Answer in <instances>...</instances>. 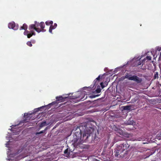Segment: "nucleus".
Returning <instances> with one entry per match:
<instances>
[{
  "label": "nucleus",
  "instance_id": "nucleus-25",
  "mask_svg": "<svg viewBox=\"0 0 161 161\" xmlns=\"http://www.w3.org/2000/svg\"><path fill=\"white\" fill-rule=\"evenodd\" d=\"M154 77L155 79L158 78V72H157L154 74Z\"/></svg>",
  "mask_w": 161,
  "mask_h": 161
},
{
  "label": "nucleus",
  "instance_id": "nucleus-23",
  "mask_svg": "<svg viewBox=\"0 0 161 161\" xmlns=\"http://www.w3.org/2000/svg\"><path fill=\"white\" fill-rule=\"evenodd\" d=\"M69 149L68 148L66 149L64 152V153L65 154H67V155H69V153L68 152Z\"/></svg>",
  "mask_w": 161,
  "mask_h": 161
},
{
  "label": "nucleus",
  "instance_id": "nucleus-20",
  "mask_svg": "<svg viewBox=\"0 0 161 161\" xmlns=\"http://www.w3.org/2000/svg\"><path fill=\"white\" fill-rule=\"evenodd\" d=\"M53 22L52 21H47L45 22L46 24L47 25H53Z\"/></svg>",
  "mask_w": 161,
  "mask_h": 161
},
{
  "label": "nucleus",
  "instance_id": "nucleus-28",
  "mask_svg": "<svg viewBox=\"0 0 161 161\" xmlns=\"http://www.w3.org/2000/svg\"><path fill=\"white\" fill-rule=\"evenodd\" d=\"M100 78V75H99L97 78H96V79L98 81H99Z\"/></svg>",
  "mask_w": 161,
  "mask_h": 161
},
{
  "label": "nucleus",
  "instance_id": "nucleus-2",
  "mask_svg": "<svg viewBox=\"0 0 161 161\" xmlns=\"http://www.w3.org/2000/svg\"><path fill=\"white\" fill-rule=\"evenodd\" d=\"M130 146V145L126 142L120 144L115 149V156L118 158H121L126 157L127 155V149Z\"/></svg>",
  "mask_w": 161,
  "mask_h": 161
},
{
  "label": "nucleus",
  "instance_id": "nucleus-24",
  "mask_svg": "<svg viewBox=\"0 0 161 161\" xmlns=\"http://www.w3.org/2000/svg\"><path fill=\"white\" fill-rule=\"evenodd\" d=\"M26 44L29 47H31L32 46V44L31 42L28 41L27 42Z\"/></svg>",
  "mask_w": 161,
  "mask_h": 161
},
{
  "label": "nucleus",
  "instance_id": "nucleus-7",
  "mask_svg": "<svg viewBox=\"0 0 161 161\" xmlns=\"http://www.w3.org/2000/svg\"><path fill=\"white\" fill-rule=\"evenodd\" d=\"M30 31H26L24 32L25 35L27 36L28 38H30L33 35H35V33L32 30H29Z\"/></svg>",
  "mask_w": 161,
  "mask_h": 161
},
{
  "label": "nucleus",
  "instance_id": "nucleus-14",
  "mask_svg": "<svg viewBox=\"0 0 161 161\" xmlns=\"http://www.w3.org/2000/svg\"><path fill=\"white\" fill-rule=\"evenodd\" d=\"M101 89L100 88V86H98L97 87V89L95 90V92L96 93H99L101 92Z\"/></svg>",
  "mask_w": 161,
  "mask_h": 161
},
{
  "label": "nucleus",
  "instance_id": "nucleus-27",
  "mask_svg": "<svg viewBox=\"0 0 161 161\" xmlns=\"http://www.w3.org/2000/svg\"><path fill=\"white\" fill-rule=\"evenodd\" d=\"M100 84L102 89H103L105 87V86L103 85V82H101Z\"/></svg>",
  "mask_w": 161,
  "mask_h": 161
},
{
  "label": "nucleus",
  "instance_id": "nucleus-31",
  "mask_svg": "<svg viewBox=\"0 0 161 161\" xmlns=\"http://www.w3.org/2000/svg\"><path fill=\"white\" fill-rule=\"evenodd\" d=\"M142 64L141 61H139L138 63V65H141Z\"/></svg>",
  "mask_w": 161,
  "mask_h": 161
},
{
  "label": "nucleus",
  "instance_id": "nucleus-22",
  "mask_svg": "<svg viewBox=\"0 0 161 161\" xmlns=\"http://www.w3.org/2000/svg\"><path fill=\"white\" fill-rule=\"evenodd\" d=\"M99 95H92L90 96V97L91 98H94L97 97H98Z\"/></svg>",
  "mask_w": 161,
  "mask_h": 161
},
{
  "label": "nucleus",
  "instance_id": "nucleus-4",
  "mask_svg": "<svg viewBox=\"0 0 161 161\" xmlns=\"http://www.w3.org/2000/svg\"><path fill=\"white\" fill-rule=\"evenodd\" d=\"M31 114H29L28 113H25L24 114V118L26 119H24L21 121H20L19 123L17 125H12V127L11 128V131L14 134L16 135L19 134V133L20 131V129H19V128H17L16 127L17 126L19 125H21L22 123H25L27 122H28V121H27L26 119L30 117L29 115H31Z\"/></svg>",
  "mask_w": 161,
  "mask_h": 161
},
{
  "label": "nucleus",
  "instance_id": "nucleus-1",
  "mask_svg": "<svg viewBox=\"0 0 161 161\" xmlns=\"http://www.w3.org/2000/svg\"><path fill=\"white\" fill-rule=\"evenodd\" d=\"M94 128L86 125H81L75 127L72 132L73 133V138L72 140V144L78 145L84 142H89L94 140L96 132L94 133Z\"/></svg>",
  "mask_w": 161,
  "mask_h": 161
},
{
  "label": "nucleus",
  "instance_id": "nucleus-34",
  "mask_svg": "<svg viewBox=\"0 0 161 161\" xmlns=\"http://www.w3.org/2000/svg\"><path fill=\"white\" fill-rule=\"evenodd\" d=\"M125 137H129V135L128 134H126V136H125Z\"/></svg>",
  "mask_w": 161,
  "mask_h": 161
},
{
  "label": "nucleus",
  "instance_id": "nucleus-35",
  "mask_svg": "<svg viewBox=\"0 0 161 161\" xmlns=\"http://www.w3.org/2000/svg\"><path fill=\"white\" fill-rule=\"evenodd\" d=\"M158 50L159 51H160V49H159V50Z\"/></svg>",
  "mask_w": 161,
  "mask_h": 161
},
{
  "label": "nucleus",
  "instance_id": "nucleus-29",
  "mask_svg": "<svg viewBox=\"0 0 161 161\" xmlns=\"http://www.w3.org/2000/svg\"><path fill=\"white\" fill-rule=\"evenodd\" d=\"M43 107H44V106H42V107H41L39 108H37L36 109V110H37L36 111H39V109H40L41 108H43Z\"/></svg>",
  "mask_w": 161,
  "mask_h": 161
},
{
  "label": "nucleus",
  "instance_id": "nucleus-26",
  "mask_svg": "<svg viewBox=\"0 0 161 161\" xmlns=\"http://www.w3.org/2000/svg\"><path fill=\"white\" fill-rule=\"evenodd\" d=\"M145 58L148 60H151L152 57L150 56H147Z\"/></svg>",
  "mask_w": 161,
  "mask_h": 161
},
{
  "label": "nucleus",
  "instance_id": "nucleus-11",
  "mask_svg": "<svg viewBox=\"0 0 161 161\" xmlns=\"http://www.w3.org/2000/svg\"><path fill=\"white\" fill-rule=\"evenodd\" d=\"M99 81H98L96 79L93 81V85H91L88 87H83L84 90H86L88 88L89 89H92L95 86H96L98 83Z\"/></svg>",
  "mask_w": 161,
  "mask_h": 161
},
{
  "label": "nucleus",
  "instance_id": "nucleus-30",
  "mask_svg": "<svg viewBox=\"0 0 161 161\" xmlns=\"http://www.w3.org/2000/svg\"><path fill=\"white\" fill-rule=\"evenodd\" d=\"M53 27H54V28H56L57 26V24L56 23H54V25H53Z\"/></svg>",
  "mask_w": 161,
  "mask_h": 161
},
{
  "label": "nucleus",
  "instance_id": "nucleus-10",
  "mask_svg": "<svg viewBox=\"0 0 161 161\" xmlns=\"http://www.w3.org/2000/svg\"><path fill=\"white\" fill-rule=\"evenodd\" d=\"M111 153H112L109 149V150H108L107 151L104 150L102 153V154L104 156L106 157L107 158H109L110 154Z\"/></svg>",
  "mask_w": 161,
  "mask_h": 161
},
{
  "label": "nucleus",
  "instance_id": "nucleus-16",
  "mask_svg": "<svg viewBox=\"0 0 161 161\" xmlns=\"http://www.w3.org/2000/svg\"><path fill=\"white\" fill-rule=\"evenodd\" d=\"M47 125V124L46 121H43L41 123L40 125V127L41 128H42V127L45 126Z\"/></svg>",
  "mask_w": 161,
  "mask_h": 161
},
{
  "label": "nucleus",
  "instance_id": "nucleus-32",
  "mask_svg": "<svg viewBox=\"0 0 161 161\" xmlns=\"http://www.w3.org/2000/svg\"><path fill=\"white\" fill-rule=\"evenodd\" d=\"M19 30H24V28H23V26H21V27L20 28Z\"/></svg>",
  "mask_w": 161,
  "mask_h": 161
},
{
  "label": "nucleus",
  "instance_id": "nucleus-3",
  "mask_svg": "<svg viewBox=\"0 0 161 161\" xmlns=\"http://www.w3.org/2000/svg\"><path fill=\"white\" fill-rule=\"evenodd\" d=\"M34 23V24H31L29 26V30H34L38 33L41 31L42 32L46 31V30L44 29L45 25L44 22H41L39 23L37 21H35Z\"/></svg>",
  "mask_w": 161,
  "mask_h": 161
},
{
  "label": "nucleus",
  "instance_id": "nucleus-15",
  "mask_svg": "<svg viewBox=\"0 0 161 161\" xmlns=\"http://www.w3.org/2000/svg\"><path fill=\"white\" fill-rule=\"evenodd\" d=\"M132 76V75L128 73L126 74L125 75V78L130 80V78Z\"/></svg>",
  "mask_w": 161,
  "mask_h": 161
},
{
  "label": "nucleus",
  "instance_id": "nucleus-18",
  "mask_svg": "<svg viewBox=\"0 0 161 161\" xmlns=\"http://www.w3.org/2000/svg\"><path fill=\"white\" fill-rule=\"evenodd\" d=\"M55 28H54V27H53V25H51L49 28V32L50 33H52V30L55 29Z\"/></svg>",
  "mask_w": 161,
  "mask_h": 161
},
{
  "label": "nucleus",
  "instance_id": "nucleus-12",
  "mask_svg": "<svg viewBox=\"0 0 161 161\" xmlns=\"http://www.w3.org/2000/svg\"><path fill=\"white\" fill-rule=\"evenodd\" d=\"M132 105H127L122 107L124 110H126L130 111L131 110Z\"/></svg>",
  "mask_w": 161,
  "mask_h": 161
},
{
  "label": "nucleus",
  "instance_id": "nucleus-19",
  "mask_svg": "<svg viewBox=\"0 0 161 161\" xmlns=\"http://www.w3.org/2000/svg\"><path fill=\"white\" fill-rule=\"evenodd\" d=\"M47 127H46V128L44 130H42L39 132H36V135L39 134H41V133H43L45 132L47 130Z\"/></svg>",
  "mask_w": 161,
  "mask_h": 161
},
{
  "label": "nucleus",
  "instance_id": "nucleus-5",
  "mask_svg": "<svg viewBox=\"0 0 161 161\" xmlns=\"http://www.w3.org/2000/svg\"><path fill=\"white\" fill-rule=\"evenodd\" d=\"M56 100L54 102H52V103L49 104L48 106H51V105H54L58 104L59 103L63 102L64 101V99L67 98L66 97H63L61 96L56 97Z\"/></svg>",
  "mask_w": 161,
  "mask_h": 161
},
{
  "label": "nucleus",
  "instance_id": "nucleus-33",
  "mask_svg": "<svg viewBox=\"0 0 161 161\" xmlns=\"http://www.w3.org/2000/svg\"><path fill=\"white\" fill-rule=\"evenodd\" d=\"M35 40H33L31 42L33 43H35Z\"/></svg>",
  "mask_w": 161,
  "mask_h": 161
},
{
  "label": "nucleus",
  "instance_id": "nucleus-17",
  "mask_svg": "<svg viewBox=\"0 0 161 161\" xmlns=\"http://www.w3.org/2000/svg\"><path fill=\"white\" fill-rule=\"evenodd\" d=\"M134 123V121L133 120H129L126 123L128 125H133Z\"/></svg>",
  "mask_w": 161,
  "mask_h": 161
},
{
  "label": "nucleus",
  "instance_id": "nucleus-8",
  "mask_svg": "<svg viewBox=\"0 0 161 161\" xmlns=\"http://www.w3.org/2000/svg\"><path fill=\"white\" fill-rule=\"evenodd\" d=\"M130 80H133L138 83H141L142 81L141 78L136 75H132L131 77L130 78Z\"/></svg>",
  "mask_w": 161,
  "mask_h": 161
},
{
  "label": "nucleus",
  "instance_id": "nucleus-9",
  "mask_svg": "<svg viewBox=\"0 0 161 161\" xmlns=\"http://www.w3.org/2000/svg\"><path fill=\"white\" fill-rule=\"evenodd\" d=\"M8 26L9 29H12L14 30H17L18 29L17 27L16 26L14 22L9 23L8 24Z\"/></svg>",
  "mask_w": 161,
  "mask_h": 161
},
{
  "label": "nucleus",
  "instance_id": "nucleus-13",
  "mask_svg": "<svg viewBox=\"0 0 161 161\" xmlns=\"http://www.w3.org/2000/svg\"><path fill=\"white\" fill-rule=\"evenodd\" d=\"M116 133L121 135H124V132L122 130L119 129H117L116 130Z\"/></svg>",
  "mask_w": 161,
  "mask_h": 161
},
{
  "label": "nucleus",
  "instance_id": "nucleus-21",
  "mask_svg": "<svg viewBox=\"0 0 161 161\" xmlns=\"http://www.w3.org/2000/svg\"><path fill=\"white\" fill-rule=\"evenodd\" d=\"M23 28H24V30H25V31H27V29L28 28V26L27 25L25 24H24L23 26H22Z\"/></svg>",
  "mask_w": 161,
  "mask_h": 161
},
{
  "label": "nucleus",
  "instance_id": "nucleus-6",
  "mask_svg": "<svg viewBox=\"0 0 161 161\" xmlns=\"http://www.w3.org/2000/svg\"><path fill=\"white\" fill-rule=\"evenodd\" d=\"M83 94H81V95L79 96H75V97L72 98L73 99V101L75 103L78 102L80 101H83L87 98V97H86V98L84 99L85 96L84 97H83Z\"/></svg>",
  "mask_w": 161,
  "mask_h": 161
}]
</instances>
